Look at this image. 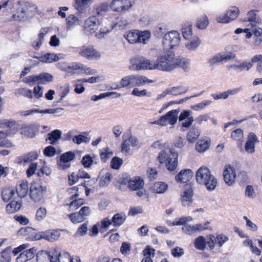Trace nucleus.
Wrapping results in <instances>:
<instances>
[{
	"mask_svg": "<svg viewBox=\"0 0 262 262\" xmlns=\"http://www.w3.org/2000/svg\"><path fill=\"white\" fill-rule=\"evenodd\" d=\"M158 160L161 164H165L167 169L170 171H173L177 169L178 164V154L174 149H169L161 151L158 157Z\"/></svg>",
	"mask_w": 262,
	"mask_h": 262,
	"instance_id": "f257e3e1",
	"label": "nucleus"
},
{
	"mask_svg": "<svg viewBox=\"0 0 262 262\" xmlns=\"http://www.w3.org/2000/svg\"><path fill=\"white\" fill-rule=\"evenodd\" d=\"M150 35V32L148 30H132L126 32L123 36L130 43H141L146 44Z\"/></svg>",
	"mask_w": 262,
	"mask_h": 262,
	"instance_id": "f03ea898",
	"label": "nucleus"
},
{
	"mask_svg": "<svg viewBox=\"0 0 262 262\" xmlns=\"http://www.w3.org/2000/svg\"><path fill=\"white\" fill-rule=\"evenodd\" d=\"M174 57V53L167 52L163 55H160L156 61H154V69H158L164 71H170L174 69L172 64V60Z\"/></svg>",
	"mask_w": 262,
	"mask_h": 262,
	"instance_id": "7ed1b4c3",
	"label": "nucleus"
},
{
	"mask_svg": "<svg viewBox=\"0 0 262 262\" xmlns=\"http://www.w3.org/2000/svg\"><path fill=\"white\" fill-rule=\"evenodd\" d=\"M47 190V186L43 185L42 183H32L30 188V198L35 203L43 202L45 200Z\"/></svg>",
	"mask_w": 262,
	"mask_h": 262,
	"instance_id": "20e7f679",
	"label": "nucleus"
},
{
	"mask_svg": "<svg viewBox=\"0 0 262 262\" xmlns=\"http://www.w3.org/2000/svg\"><path fill=\"white\" fill-rule=\"evenodd\" d=\"M53 76L49 73L43 72L39 75H32L26 77L24 81L29 84L37 83L38 84H45L52 81Z\"/></svg>",
	"mask_w": 262,
	"mask_h": 262,
	"instance_id": "39448f33",
	"label": "nucleus"
},
{
	"mask_svg": "<svg viewBox=\"0 0 262 262\" xmlns=\"http://www.w3.org/2000/svg\"><path fill=\"white\" fill-rule=\"evenodd\" d=\"M134 0H112L110 7L114 12L125 13L133 6Z\"/></svg>",
	"mask_w": 262,
	"mask_h": 262,
	"instance_id": "423d86ee",
	"label": "nucleus"
},
{
	"mask_svg": "<svg viewBox=\"0 0 262 262\" xmlns=\"http://www.w3.org/2000/svg\"><path fill=\"white\" fill-rule=\"evenodd\" d=\"M180 39V33L178 32L171 31L164 35L163 43L165 47L172 49L179 45Z\"/></svg>",
	"mask_w": 262,
	"mask_h": 262,
	"instance_id": "0eeeda50",
	"label": "nucleus"
},
{
	"mask_svg": "<svg viewBox=\"0 0 262 262\" xmlns=\"http://www.w3.org/2000/svg\"><path fill=\"white\" fill-rule=\"evenodd\" d=\"M239 13V9L235 6H231L226 13L216 17V21L219 23L226 24L234 20Z\"/></svg>",
	"mask_w": 262,
	"mask_h": 262,
	"instance_id": "6e6552de",
	"label": "nucleus"
},
{
	"mask_svg": "<svg viewBox=\"0 0 262 262\" xmlns=\"http://www.w3.org/2000/svg\"><path fill=\"white\" fill-rule=\"evenodd\" d=\"M79 53L81 56L88 60H98L101 56L100 53L92 45L82 46Z\"/></svg>",
	"mask_w": 262,
	"mask_h": 262,
	"instance_id": "1a4fd4ad",
	"label": "nucleus"
},
{
	"mask_svg": "<svg viewBox=\"0 0 262 262\" xmlns=\"http://www.w3.org/2000/svg\"><path fill=\"white\" fill-rule=\"evenodd\" d=\"M60 236V232L58 230L50 229L45 231L39 232L36 233L33 238L35 240L44 238L50 242L57 240Z\"/></svg>",
	"mask_w": 262,
	"mask_h": 262,
	"instance_id": "9d476101",
	"label": "nucleus"
},
{
	"mask_svg": "<svg viewBox=\"0 0 262 262\" xmlns=\"http://www.w3.org/2000/svg\"><path fill=\"white\" fill-rule=\"evenodd\" d=\"M154 61L147 59L142 56L135 58L133 67L137 70L154 69Z\"/></svg>",
	"mask_w": 262,
	"mask_h": 262,
	"instance_id": "9b49d317",
	"label": "nucleus"
},
{
	"mask_svg": "<svg viewBox=\"0 0 262 262\" xmlns=\"http://www.w3.org/2000/svg\"><path fill=\"white\" fill-rule=\"evenodd\" d=\"M209 224V222H206L204 224H186L182 227V230L185 234L189 235H192L199 232L207 229L208 228Z\"/></svg>",
	"mask_w": 262,
	"mask_h": 262,
	"instance_id": "f8f14e48",
	"label": "nucleus"
},
{
	"mask_svg": "<svg viewBox=\"0 0 262 262\" xmlns=\"http://www.w3.org/2000/svg\"><path fill=\"white\" fill-rule=\"evenodd\" d=\"M99 24V20L96 16L89 17L84 23L83 29L84 33L88 35L94 34L98 29Z\"/></svg>",
	"mask_w": 262,
	"mask_h": 262,
	"instance_id": "ddd939ff",
	"label": "nucleus"
},
{
	"mask_svg": "<svg viewBox=\"0 0 262 262\" xmlns=\"http://www.w3.org/2000/svg\"><path fill=\"white\" fill-rule=\"evenodd\" d=\"M67 71L73 74L83 73L86 75H92L95 73L94 70L80 63H74L71 66L67 67Z\"/></svg>",
	"mask_w": 262,
	"mask_h": 262,
	"instance_id": "4468645a",
	"label": "nucleus"
},
{
	"mask_svg": "<svg viewBox=\"0 0 262 262\" xmlns=\"http://www.w3.org/2000/svg\"><path fill=\"white\" fill-rule=\"evenodd\" d=\"M223 177L225 182L229 186H231L235 182L236 173L233 167L226 165L224 169Z\"/></svg>",
	"mask_w": 262,
	"mask_h": 262,
	"instance_id": "2eb2a0df",
	"label": "nucleus"
},
{
	"mask_svg": "<svg viewBox=\"0 0 262 262\" xmlns=\"http://www.w3.org/2000/svg\"><path fill=\"white\" fill-rule=\"evenodd\" d=\"M211 174L210 170L205 166L200 167L196 172V181L201 185H204L209 176Z\"/></svg>",
	"mask_w": 262,
	"mask_h": 262,
	"instance_id": "dca6fc26",
	"label": "nucleus"
},
{
	"mask_svg": "<svg viewBox=\"0 0 262 262\" xmlns=\"http://www.w3.org/2000/svg\"><path fill=\"white\" fill-rule=\"evenodd\" d=\"M135 87L134 75H130L123 77L116 85L115 89L121 88L131 89Z\"/></svg>",
	"mask_w": 262,
	"mask_h": 262,
	"instance_id": "f3484780",
	"label": "nucleus"
},
{
	"mask_svg": "<svg viewBox=\"0 0 262 262\" xmlns=\"http://www.w3.org/2000/svg\"><path fill=\"white\" fill-rule=\"evenodd\" d=\"M193 176V172L189 169H183L176 175V181L180 183H184L189 181Z\"/></svg>",
	"mask_w": 262,
	"mask_h": 262,
	"instance_id": "a211bd4d",
	"label": "nucleus"
},
{
	"mask_svg": "<svg viewBox=\"0 0 262 262\" xmlns=\"http://www.w3.org/2000/svg\"><path fill=\"white\" fill-rule=\"evenodd\" d=\"M177 120L178 116H162L159 120L151 122V124L160 126H166L168 124L173 125L177 122Z\"/></svg>",
	"mask_w": 262,
	"mask_h": 262,
	"instance_id": "6ab92c4d",
	"label": "nucleus"
},
{
	"mask_svg": "<svg viewBox=\"0 0 262 262\" xmlns=\"http://www.w3.org/2000/svg\"><path fill=\"white\" fill-rule=\"evenodd\" d=\"M16 191L20 198L26 197L28 192V181L26 180L19 181L16 186Z\"/></svg>",
	"mask_w": 262,
	"mask_h": 262,
	"instance_id": "aec40b11",
	"label": "nucleus"
},
{
	"mask_svg": "<svg viewBox=\"0 0 262 262\" xmlns=\"http://www.w3.org/2000/svg\"><path fill=\"white\" fill-rule=\"evenodd\" d=\"M258 141L257 138L255 134L250 133L248 137V140L246 142L245 148V150L249 154H252L255 150V143Z\"/></svg>",
	"mask_w": 262,
	"mask_h": 262,
	"instance_id": "412c9836",
	"label": "nucleus"
},
{
	"mask_svg": "<svg viewBox=\"0 0 262 262\" xmlns=\"http://www.w3.org/2000/svg\"><path fill=\"white\" fill-rule=\"evenodd\" d=\"M0 128H6V129L0 131V135H6L11 136L15 134L16 129L13 123L7 122L0 120Z\"/></svg>",
	"mask_w": 262,
	"mask_h": 262,
	"instance_id": "4be33fe9",
	"label": "nucleus"
},
{
	"mask_svg": "<svg viewBox=\"0 0 262 262\" xmlns=\"http://www.w3.org/2000/svg\"><path fill=\"white\" fill-rule=\"evenodd\" d=\"M144 185L143 180L139 177H134L129 179L128 188L131 190H137L142 189Z\"/></svg>",
	"mask_w": 262,
	"mask_h": 262,
	"instance_id": "5701e85b",
	"label": "nucleus"
},
{
	"mask_svg": "<svg viewBox=\"0 0 262 262\" xmlns=\"http://www.w3.org/2000/svg\"><path fill=\"white\" fill-rule=\"evenodd\" d=\"M49 27L42 28L39 31L37 40L32 42V46L35 50H38L43 42L44 36L50 31Z\"/></svg>",
	"mask_w": 262,
	"mask_h": 262,
	"instance_id": "b1692460",
	"label": "nucleus"
},
{
	"mask_svg": "<svg viewBox=\"0 0 262 262\" xmlns=\"http://www.w3.org/2000/svg\"><path fill=\"white\" fill-rule=\"evenodd\" d=\"M193 191L191 188L186 189L181 194V201L184 207H188L192 202Z\"/></svg>",
	"mask_w": 262,
	"mask_h": 262,
	"instance_id": "393cba45",
	"label": "nucleus"
},
{
	"mask_svg": "<svg viewBox=\"0 0 262 262\" xmlns=\"http://www.w3.org/2000/svg\"><path fill=\"white\" fill-rule=\"evenodd\" d=\"M91 140V137L89 135V132H84L81 134L75 135L72 138L73 142L77 145L81 143L88 144Z\"/></svg>",
	"mask_w": 262,
	"mask_h": 262,
	"instance_id": "a878e982",
	"label": "nucleus"
},
{
	"mask_svg": "<svg viewBox=\"0 0 262 262\" xmlns=\"http://www.w3.org/2000/svg\"><path fill=\"white\" fill-rule=\"evenodd\" d=\"M39 130L37 125L31 124L24 126L21 128V134L25 137L32 138L35 135L36 132Z\"/></svg>",
	"mask_w": 262,
	"mask_h": 262,
	"instance_id": "bb28decb",
	"label": "nucleus"
},
{
	"mask_svg": "<svg viewBox=\"0 0 262 262\" xmlns=\"http://www.w3.org/2000/svg\"><path fill=\"white\" fill-rule=\"evenodd\" d=\"M126 219V215L123 213H117L112 217V225L115 227H119L122 225Z\"/></svg>",
	"mask_w": 262,
	"mask_h": 262,
	"instance_id": "cd10ccee",
	"label": "nucleus"
},
{
	"mask_svg": "<svg viewBox=\"0 0 262 262\" xmlns=\"http://www.w3.org/2000/svg\"><path fill=\"white\" fill-rule=\"evenodd\" d=\"M172 64L175 67L174 69L177 68H181L183 70H186L188 68L189 60L181 56H178L176 58L173 57Z\"/></svg>",
	"mask_w": 262,
	"mask_h": 262,
	"instance_id": "c85d7f7f",
	"label": "nucleus"
},
{
	"mask_svg": "<svg viewBox=\"0 0 262 262\" xmlns=\"http://www.w3.org/2000/svg\"><path fill=\"white\" fill-rule=\"evenodd\" d=\"M21 207V201L20 200H13L6 206V211L11 214L18 211Z\"/></svg>",
	"mask_w": 262,
	"mask_h": 262,
	"instance_id": "c756f323",
	"label": "nucleus"
},
{
	"mask_svg": "<svg viewBox=\"0 0 262 262\" xmlns=\"http://www.w3.org/2000/svg\"><path fill=\"white\" fill-rule=\"evenodd\" d=\"M235 57L234 55H232V53H230V54H218L215 57L211 58L209 60V63L212 65L213 64H214L215 63L221 62L224 60L227 61L229 60L230 59L234 58Z\"/></svg>",
	"mask_w": 262,
	"mask_h": 262,
	"instance_id": "7c9ffc66",
	"label": "nucleus"
},
{
	"mask_svg": "<svg viewBox=\"0 0 262 262\" xmlns=\"http://www.w3.org/2000/svg\"><path fill=\"white\" fill-rule=\"evenodd\" d=\"M217 185V180L211 173L209 176L206 181L204 184V185L205 186L207 190L209 191L214 190Z\"/></svg>",
	"mask_w": 262,
	"mask_h": 262,
	"instance_id": "2f4dec72",
	"label": "nucleus"
},
{
	"mask_svg": "<svg viewBox=\"0 0 262 262\" xmlns=\"http://www.w3.org/2000/svg\"><path fill=\"white\" fill-rule=\"evenodd\" d=\"M61 132L58 129H55L48 135L46 140L50 144H55L60 138Z\"/></svg>",
	"mask_w": 262,
	"mask_h": 262,
	"instance_id": "473e14b6",
	"label": "nucleus"
},
{
	"mask_svg": "<svg viewBox=\"0 0 262 262\" xmlns=\"http://www.w3.org/2000/svg\"><path fill=\"white\" fill-rule=\"evenodd\" d=\"M60 110H63L62 108H56L55 109H51V110H40L38 108H34L31 109L30 110H28L23 112V115H32L34 113H59Z\"/></svg>",
	"mask_w": 262,
	"mask_h": 262,
	"instance_id": "72a5a7b5",
	"label": "nucleus"
},
{
	"mask_svg": "<svg viewBox=\"0 0 262 262\" xmlns=\"http://www.w3.org/2000/svg\"><path fill=\"white\" fill-rule=\"evenodd\" d=\"M46 256L48 258V260H50L51 262H64V257L61 256L60 252L57 250L50 252Z\"/></svg>",
	"mask_w": 262,
	"mask_h": 262,
	"instance_id": "f704fd0d",
	"label": "nucleus"
},
{
	"mask_svg": "<svg viewBox=\"0 0 262 262\" xmlns=\"http://www.w3.org/2000/svg\"><path fill=\"white\" fill-rule=\"evenodd\" d=\"M209 24V20L206 15L198 17L195 20V27L199 29H205Z\"/></svg>",
	"mask_w": 262,
	"mask_h": 262,
	"instance_id": "c9c22d12",
	"label": "nucleus"
},
{
	"mask_svg": "<svg viewBox=\"0 0 262 262\" xmlns=\"http://www.w3.org/2000/svg\"><path fill=\"white\" fill-rule=\"evenodd\" d=\"M15 194L14 189L11 187L4 189L2 192V200L5 202H8Z\"/></svg>",
	"mask_w": 262,
	"mask_h": 262,
	"instance_id": "e433bc0d",
	"label": "nucleus"
},
{
	"mask_svg": "<svg viewBox=\"0 0 262 262\" xmlns=\"http://www.w3.org/2000/svg\"><path fill=\"white\" fill-rule=\"evenodd\" d=\"M167 188V184L162 182H156L152 187L153 192L156 193H163Z\"/></svg>",
	"mask_w": 262,
	"mask_h": 262,
	"instance_id": "4c0bfd02",
	"label": "nucleus"
},
{
	"mask_svg": "<svg viewBox=\"0 0 262 262\" xmlns=\"http://www.w3.org/2000/svg\"><path fill=\"white\" fill-rule=\"evenodd\" d=\"M231 138L237 142V144L238 146H242L243 144V139L244 137V133L243 130L238 128L233 130L231 133Z\"/></svg>",
	"mask_w": 262,
	"mask_h": 262,
	"instance_id": "58836bf2",
	"label": "nucleus"
},
{
	"mask_svg": "<svg viewBox=\"0 0 262 262\" xmlns=\"http://www.w3.org/2000/svg\"><path fill=\"white\" fill-rule=\"evenodd\" d=\"M182 33L183 37L186 39H191L192 37V25L189 23L183 25L182 28Z\"/></svg>",
	"mask_w": 262,
	"mask_h": 262,
	"instance_id": "ea45409f",
	"label": "nucleus"
},
{
	"mask_svg": "<svg viewBox=\"0 0 262 262\" xmlns=\"http://www.w3.org/2000/svg\"><path fill=\"white\" fill-rule=\"evenodd\" d=\"M57 55L53 53H47L39 57V60L43 62L51 63L59 60Z\"/></svg>",
	"mask_w": 262,
	"mask_h": 262,
	"instance_id": "a19ab883",
	"label": "nucleus"
},
{
	"mask_svg": "<svg viewBox=\"0 0 262 262\" xmlns=\"http://www.w3.org/2000/svg\"><path fill=\"white\" fill-rule=\"evenodd\" d=\"M134 78L135 87L143 85L145 83H150L153 82L152 80L148 79L144 76H136L134 75Z\"/></svg>",
	"mask_w": 262,
	"mask_h": 262,
	"instance_id": "79ce46f5",
	"label": "nucleus"
},
{
	"mask_svg": "<svg viewBox=\"0 0 262 262\" xmlns=\"http://www.w3.org/2000/svg\"><path fill=\"white\" fill-rule=\"evenodd\" d=\"M200 134V130L198 128H192L187 134V140L190 143H194L198 138Z\"/></svg>",
	"mask_w": 262,
	"mask_h": 262,
	"instance_id": "37998d69",
	"label": "nucleus"
},
{
	"mask_svg": "<svg viewBox=\"0 0 262 262\" xmlns=\"http://www.w3.org/2000/svg\"><path fill=\"white\" fill-rule=\"evenodd\" d=\"M195 248L199 250H204L206 247V241L205 238L203 236H200L196 237L194 242Z\"/></svg>",
	"mask_w": 262,
	"mask_h": 262,
	"instance_id": "c03bdc74",
	"label": "nucleus"
},
{
	"mask_svg": "<svg viewBox=\"0 0 262 262\" xmlns=\"http://www.w3.org/2000/svg\"><path fill=\"white\" fill-rule=\"evenodd\" d=\"M71 201L70 203L68 204L69 207L70 211H73L78 209L80 206L84 204L85 201L83 199L74 198L73 200H70Z\"/></svg>",
	"mask_w": 262,
	"mask_h": 262,
	"instance_id": "a18cd8bd",
	"label": "nucleus"
},
{
	"mask_svg": "<svg viewBox=\"0 0 262 262\" xmlns=\"http://www.w3.org/2000/svg\"><path fill=\"white\" fill-rule=\"evenodd\" d=\"M91 1L92 0H75V7L79 12L82 13Z\"/></svg>",
	"mask_w": 262,
	"mask_h": 262,
	"instance_id": "49530a36",
	"label": "nucleus"
},
{
	"mask_svg": "<svg viewBox=\"0 0 262 262\" xmlns=\"http://www.w3.org/2000/svg\"><path fill=\"white\" fill-rule=\"evenodd\" d=\"M47 214V210L46 207L40 206L36 211L35 219L38 222H41L44 220Z\"/></svg>",
	"mask_w": 262,
	"mask_h": 262,
	"instance_id": "de8ad7c7",
	"label": "nucleus"
},
{
	"mask_svg": "<svg viewBox=\"0 0 262 262\" xmlns=\"http://www.w3.org/2000/svg\"><path fill=\"white\" fill-rule=\"evenodd\" d=\"M209 145L210 142L208 140H199L195 145V149L199 152H204L209 148Z\"/></svg>",
	"mask_w": 262,
	"mask_h": 262,
	"instance_id": "09e8293b",
	"label": "nucleus"
},
{
	"mask_svg": "<svg viewBox=\"0 0 262 262\" xmlns=\"http://www.w3.org/2000/svg\"><path fill=\"white\" fill-rule=\"evenodd\" d=\"M78 18L74 15H70L67 18V29H69L79 25Z\"/></svg>",
	"mask_w": 262,
	"mask_h": 262,
	"instance_id": "8fccbe9b",
	"label": "nucleus"
},
{
	"mask_svg": "<svg viewBox=\"0 0 262 262\" xmlns=\"http://www.w3.org/2000/svg\"><path fill=\"white\" fill-rule=\"evenodd\" d=\"M38 157V154L36 151H32L25 155L22 157V160L25 163H33Z\"/></svg>",
	"mask_w": 262,
	"mask_h": 262,
	"instance_id": "3c124183",
	"label": "nucleus"
},
{
	"mask_svg": "<svg viewBox=\"0 0 262 262\" xmlns=\"http://www.w3.org/2000/svg\"><path fill=\"white\" fill-rule=\"evenodd\" d=\"M189 40V41L186 44V48L189 50H194L201 43L199 37L196 36L192 37V39Z\"/></svg>",
	"mask_w": 262,
	"mask_h": 262,
	"instance_id": "603ef678",
	"label": "nucleus"
},
{
	"mask_svg": "<svg viewBox=\"0 0 262 262\" xmlns=\"http://www.w3.org/2000/svg\"><path fill=\"white\" fill-rule=\"evenodd\" d=\"M247 21H249L251 23H259L260 22V19L259 17L256 14V11L255 10L250 11L247 13ZM244 21H246V20H244Z\"/></svg>",
	"mask_w": 262,
	"mask_h": 262,
	"instance_id": "864d4df0",
	"label": "nucleus"
},
{
	"mask_svg": "<svg viewBox=\"0 0 262 262\" xmlns=\"http://www.w3.org/2000/svg\"><path fill=\"white\" fill-rule=\"evenodd\" d=\"M112 178V174L109 172H106L104 176L100 179L99 186L102 187L107 186L110 184Z\"/></svg>",
	"mask_w": 262,
	"mask_h": 262,
	"instance_id": "5fc2aeb1",
	"label": "nucleus"
},
{
	"mask_svg": "<svg viewBox=\"0 0 262 262\" xmlns=\"http://www.w3.org/2000/svg\"><path fill=\"white\" fill-rule=\"evenodd\" d=\"M113 155V152L108 147H105L103 149L100 154L101 160L105 162L108 159H110Z\"/></svg>",
	"mask_w": 262,
	"mask_h": 262,
	"instance_id": "6e6d98bb",
	"label": "nucleus"
},
{
	"mask_svg": "<svg viewBox=\"0 0 262 262\" xmlns=\"http://www.w3.org/2000/svg\"><path fill=\"white\" fill-rule=\"evenodd\" d=\"M179 121L182 122L183 127H189L193 121V118L190 116H179Z\"/></svg>",
	"mask_w": 262,
	"mask_h": 262,
	"instance_id": "4d7b16f0",
	"label": "nucleus"
},
{
	"mask_svg": "<svg viewBox=\"0 0 262 262\" xmlns=\"http://www.w3.org/2000/svg\"><path fill=\"white\" fill-rule=\"evenodd\" d=\"M122 164L123 160L122 159L118 157H114L111 160V167L114 169H119Z\"/></svg>",
	"mask_w": 262,
	"mask_h": 262,
	"instance_id": "13d9d810",
	"label": "nucleus"
},
{
	"mask_svg": "<svg viewBox=\"0 0 262 262\" xmlns=\"http://www.w3.org/2000/svg\"><path fill=\"white\" fill-rule=\"evenodd\" d=\"M108 9V5L106 3H101L95 9V13L98 15H102Z\"/></svg>",
	"mask_w": 262,
	"mask_h": 262,
	"instance_id": "bf43d9fd",
	"label": "nucleus"
},
{
	"mask_svg": "<svg viewBox=\"0 0 262 262\" xmlns=\"http://www.w3.org/2000/svg\"><path fill=\"white\" fill-rule=\"evenodd\" d=\"M94 161L92 157L89 155H85L83 156L81 160V164L84 168H90L92 165Z\"/></svg>",
	"mask_w": 262,
	"mask_h": 262,
	"instance_id": "052dcab7",
	"label": "nucleus"
},
{
	"mask_svg": "<svg viewBox=\"0 0 262 262\" xmlns=\"http://www.w3.org/2000/svg\"><path fill=\"white\" fill-rule=\"evenodd\" d=\"M34 229L30 227H26L20 228L18 231V234L21 236L32 235Z\"/></svg>",
	"mask_w": 262,
	"mask_h": 262,
	"instance_id": "680f3d73",
	"label": "nucleus"
},
{
	"mask_svg": "<svg viewBox=\"0 0 262 262\" xmlns=\"http://www.w3.org/2000/svg\"><path fill=\"white\" fill-rule=\"evenodd\" d=\"M69 217L71 222L74 224L81 223L84 220V218L82 217L78 212L73 213L69 215Z\"/></svg>",
	"mask_w": 262,
	"mask_h": 262,
	"instance_id": "e2e57ef3",
	"label": "nucleus"
},
{
	"mask_svg": "<svg viewBox=\"0 0 262 262\" xmlns=\"http://www.w3.org/2000/svg\"><path fill=\"white\" fill-rule=\"evenodd\" d=\"M228 239V237L223 234H218L215 238L214 237L215 244L218 245L220 247H222Z\"/></svg>",
	"mask_w": 262,
	"mask_h": 262,
	"instance_id": "0e129e2a",
	"label": "nucleus"
},
{
	"mask_svg": "<svg viewBox=\"0 0 262 262\" xmlns=\"http://www.w3.org/2000/svg\"><path fill=\"white\" fill-rule=\"evenodd\" d=\"M236 92V91L233 90H228L227 92H224L222 93H220V94H213L212 96L215 99H226L228 98L229 94H234Z\"/></svg>",
	"mask_w": 262,
	"mask_h": 262,
	"instance_id": "69168bd1",
	"label": "nucleus"
},
{
	"mask_svg": "<svg viewBox=\"0 0 262 262\" xmlns=\"http://www.w3.org/2000/svg\"><path fill=\"white\" fill-rule=\"evenodd\" d=\"M11 249V247H8L2 252L1 257L3 261L7 262H9L10 261Z\"/></svg>",
	"mask_w": 262,
	"mask_h": 262,
	"instance_id": "338daca9",
	"label": "nucleus"
},
{
	"mask_svg": "<svg viewBox=\"0 0 262 262\" xmlns=\"http://www.w3.org/2000/svg\"><path fill=\"white\" fill-rule=\"evenodd\" d=\"M7 136L6 135H0L1 147H11L13 146V143L6 138Z\"/></svg>",
	"mask_w": 262,
	"mask_h": 262,
	"instance_id": "774afa93",
	"label": "nucleus"
}]
</instances>
